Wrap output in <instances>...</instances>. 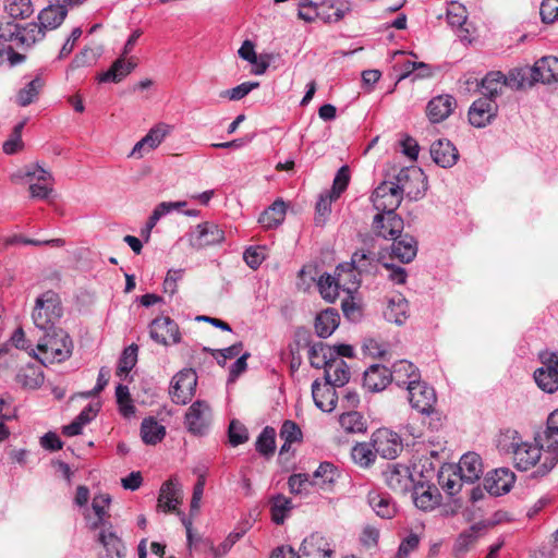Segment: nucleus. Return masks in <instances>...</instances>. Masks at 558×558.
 I'll list each match as a JSON object with an SVG mask.
<instances>
[{
	"instance_id": "1",
	"label": "nucleus",
	"mask_w": 558,
	"mask_h": 558,
	"mask_svg": "<svg viewBox=\"0 0 558 558\" xmlns=\"http://www.w3.org/2000/svg\"><path fill=\"white\" fill-rule=\"evenodd\" d=\"M498 448L506 454H511L514 466L520 471H527L536 466V474L546 475L556 464L547 465V456L556 450L544 446V438L539 435L534 442L525 441L514 429H507L498 438Z\"/></svg>"
},
{
	"instance_id": "2",
	"label": "nucleus",
	"mask_w": 558,
	"mask_h": 558,
	"mask_svg": "<svg viewBox=\"0 0 558 558\" xmlns=\"http://www.w3.org/2000/svg\"><path fill=\"white\" fill-rule=\"evenodd\" d=\"M73 343L70 336L61 328L45 331L37 343L39 355L36 357L44 364L60 363L72 354Z\"/></svg>"
},
{
	"instance_id": "3",
	"label": "nucleus",
	"mask_w": 558,
	"mask_h": 558,
	"mask_svg": "<svg viewBox=\"0 0 558 558\" xmlns=\"http://www.w3.org/2000/svg\"><path fill=\"white\" fill-rule=\"evenodd\" d=\"M11 181L16 184H29L33 198L46 199L52 193V174L38 163L26 165L11 174Z\"/></svg>"
},
{
	"instance_id": "4",
	"label": "nucleus",
	"mask_w": 558,
	"mask_h": 558,
	"mask_svg": "<svg viewBox=\"0 0 558 558\" xmlns=\"http://www.w3.org/2000/svg\"><path fill=\"white\" fill-rule=\"evenodd\" d=\"M63 313L60 296L52 290L41 293L35 301L32 313L34 325L43 330L56 329Z\"/></svg>"
},
{
	"instance_id": "5",
	"label": "nucleus",
	"mask_w": 558,
	"mask_h": 558,
	"mask_svg": "<svg viewBox=\"0 0 558 558\" xmlns=\"http://www.w3.org/2000/svg\"><path fill=\"white\" fill-rule=\"evenodd\" d=\"M393 186L400 191L403 198L405 195L410 199H418L423 197L427 189V180L424 172L416 167L402 168L391 181Z\"/></svg>"
},
{
	"instance_id": "6",
	"label": "nucleus",
	"mask_w": 558,
	"mask_h": 558,
	"mask_svg": "<svg viewBox=\"0 0 558 558\" xmlns=\"http://www.w3.org/2000/svg\"><path fill=\"white\" fill-rule=\"evenodd\" d=\"M520 72H511L509 76H505L501 72H489L482 78L481 83H477V86H481L483 89L484 98L493 99L495 101L496 97L502 94V90L506 86H509L513 89H520L524 86V78H518Z\"/></svg>"
},
{
	"instance_id": "7",
	"label": "nucleus",
	"mask_w": 558,
	"mask_h": 558,
	"mask_svg": "<svg viewBox=\"0 0 558 558\" xmlns=\"http://www.w3.org/2000/svg\"><path fill=\"white\" fill-rule=\"evenodd\" d=\"M408 399L412 408L422 414H432L435 410L437 396L435 389L421 378L408 389Z\"/></svg>"
},
{
	"instance_id": "8",
	"label": "nucleus",
	"mask_w": 558,
	"mask_h": 558,
	"mask_svg": "<svg viewBox=\"0 0 558 558\" xmlns=\"http://www.w3.org/2000/svg\"><path fill=\"white\" fill-rule=\"evenodd\" d=\"M197 375L192 368H184L177 373L171 380L170 395L178 404L187 403L195 393Z\"/></svg>"
},
{
	"instance_id": "9",
	"label": "nucleus",
	"mask_w": 558,
	"mask_h": 558,
	"mask_svg": "<svg viewBox=\"0 0 558 558\" xmlns=\"http://www.w3.org/2000/svg\"><path fill=\"white\" fill-rule=\"evenodd\" d=\"M150 339L161 345L168 347L181 341V332L178 324L169 316H159L149 324Z\"/></svg>"
},
{
	"instance_id": "10",
	"label": "nucleus",
	"mask_w": 558,
	"mask_h": 558,
	"mask_svg": "<svg viewBox=\"0 0 558 558\" xmlns=\"http://www.w3.org/2000/svg\"><path fill=\"white\" fill-rule=\"evenodd\" d=\"M211 422V409L206 401L193 402L185 413V426L187 430L196 436L207 433Z\"/></svg>"
},
{
	"instance_id": "11",
	"label": "nucleus",
	"mask_w": 558,
	"mask_h": 558,
	"mask_svg": "<svg viewBox=\"0 0 558 558\" xmlns=\"http://www.w3.org/2000/svg\"><path fill=\"white\" fill-rule=\"evenodd\" d=\"M372 203L378 214L396 213L402 197L391 181L381 182L372 194Z\"/></svg>"
},
{
	"instance_id": "12",
	"label": "nucleus",
	"mask_w": 558,
	"mask_h": 558,
	"mask_svg": "<svg viewBox=\"0 0 558 558\" xmlns=\"http://www.w3.org/2000/svg\"><path fill=\"white\" fill-rule=\"evenodd\" d=\"M544 366L534 372L537 386L547 393L558 390V354L545 353L542 355Z\"/></svg>"
},
{
	"instance_id": "13",
	"label": "nucleus",
	"mask_w": 558,
	"mask_h": 558,
	"mask_svg": "<svg viewBox=\"0 0 558 558\" xmlns=\"http://www.w3.org/2000/svg\"><path fill=\"white\" fill-rule=\"evenodd\" d=\"M371 441L376 454L385 459H396L403 448L400 436L387 428L374 432Z\"/></svg>"
},
{
	"instance_id": "14",
	"label": "nucleus",
	"mask_w": 558,
	"mask_h": 558,
	"mask_svg": "<svg viewBox=\"0 0 558 558\" xmlns=\"http://www.w3.org/2000/svg\"><path fill=\"white\" fill-rule=\"evenodd\" d=\"M225 240V231L214 222L197 225L189 234L190 245L195 250L220 244Z\"/></svg>"
},
{
	"instance_id": "15",
	"label": "nucleus",
	"mask_w": 558,
	"mask_h": 558,
	"mask_svg": "<svg viewBox=\"0 0 558 558\" xmlns=\"http://www.w3.org/2000/svg\"><path fill=\"white\" fill-rule=\"evenodd\" d=\"M301 558H335V545L319 532L305 537L300 547Z\"/></svg>"
},
{
	"instance_id": "16",
	"label": "nucleus",
	"mask_w": 558,
	"mask_h": 558,
	"mask_svg": "<svg viewBox=\"0 0 558 558\" xmlns=\"http://www.w3.org/2000/svg\"><path fill=\"white\" fill-rule=\"evenodd\" d=\"M172 129L170 124L163 122L156 124L134 145L129 156L137 159L143 158L146 154L157 148L171 133Z\"/></svg>"
},
{
	"instance_id": "17",
	"label": "nucleus",
	"mask_w": 558,
	"mask_h": 558,
	"mask_svg": "<svg viewBox=\"0 0 558 558\" xmlns=\"http://www.w3.org/2000/svg\"><path fill=\"white\" fill-rule=\"evenodd\" d=\"M372 228L378 236L397 240L403 231L404 222L396 213L377 214L373 219Z\"/></svg>"
},
{
	"instance_id": "18",
	"label": "nucleus",
	"mask_w": 558,
	"mask_h": 558,
	"mask_svg": "<svg viewBox=\"0 0 558 558\" xmlns=\"http://www.w3.org/2000/svg\"><path fill=\"white\" fill-rule=\"evenodd\" d=\"M498 106L496 101L487 98L475 100L469 109V121L475 128H485L496 118Z\"/></svg>"
},
{
	"instance_id": "19",
	"label": "nucleus",
	"mask_w": 558,
	"mask_h": 558,
	"mask_svg": "<svg viewBox=\"0 0 558 558\" xmlns=\"http://www.w3.org/2000/svg\"><path fill=\"white\" fill-rule=\"evenodd\" d=\"M515 475L509 469H496L484 477V489L492 496L508 493L514 484Z\"/></svg>"
},
{
	"instance_id": "20",
	"label": "nucleus",
	"mask_w": 558,
	"mask_h": 558,
	"mask_svg": "<svg viewBox=\"0 0 558 558\" xmlns=\"http://www.w3.org/2000/svg\"><path fill=\"white\" fill-rule=\"evenodd\" d=\"M388 487L397 493L404 494L412 488L413 480L410 469L402 464H390L384 472Z\"/></svg>"
},
{
	"instance_id": "21",
	"label": "nucleus",
	"mask_w": 558,
	"mask_h": 558,
	"mask_svg": "<svg viewBox=\"0 0 558 558\" xmlns=\"http://www.w3.org/2000/svg\"><path fill=\"white\" fill-rule=\"evenodd\" d=\"M457 101L451 95H439L432 98L426 107V114L432 123L446 120L456 109Z\"/></svg>"
},
{
	"instance_id": "22",
	"label": "nucleus",
	"mask_w": 558,
	"mask_h": 558,
	"mask_svg": "<svg viewBox=\"0 0 558 558\" xmlns=\"http://www.w3.org/2000/svg\"><path fill=\"white\" fill-rule=\"evenodd\" d=\"M183 492L177 480L170 478L165 482L159 492L157 507L165 512L175 511L182 502Z\"/></svg>"
},
{
	"instance_id": "23",
	"label": "nucleus",
	"mask_w": 558,
	"mask_h": 558,
	"mask_svg": "<svg viewBox=\"0 0 558 558\" xmlns=\"http://www.w3.org/2000/svg\"><path fill=\"white\" fill-rule=\"evenodd\" d=\"M421 378L418 368L410 361L400 360L390 369V383L407 389Z\"/></svg>"
},
{
	"instance_id": "24",
	"label": "nucleus",
	"mask_w": 558,
	"mask_h": 558,
	"mask_svg": "<svg viewBox=\"0 0 558 558\" xmlns=\"http://www.w3.org/2000/svg\"><path fill=\"white\" fill-rule=\"evenodd\" d=\"M337 386L330 385L328 383L320 384L318 380H315L312 385V396L315 402V405L324 412H331L335 410L337 405Z\"/></svg>"
},
{
	"instance_id": "25",
	"label": "nucleus",
	"mask_w": 558,
	"mask_h": 558,
	"mask_svg": "<svg viewBox=\"0 0 558 558\" xmlns=\"http://www.w3.org/2000/svg\"><path fill=\"white\" fill-rule=\"evenodd\" d=\"M532 82L550 84L558 81V58L548 56L536 61L531 70Z\"/></svg>"
},
{
	"instance_id": "26",
	"label": "nucleus",
	"mask_w": 558,
	"mask_h": 558,
	"mask_svg": "<svg viewBox=\"0 0 558 558\" xmlns=\"http://www.w3.org/2000/svg\"><path fill=\"white\" fill-rule=\"evenodd\" d=\"M430 157L438 166L450 168L457 163L459 154L450 141L438 140L430 146Z\"/></svg>"
},
{
	"instance_id": "27",
	"label": "nucleus",
	"mask_w": 558,
	"mask_h": 558,
	"mask_svg": "<svg viewBox=\"0 0 558 558\" xmlns=\"http://www.w3.org/2000/svg\"><path fill=\"white\" fill-rule=\"evenodd\" d=\"M98 542L102 545L105 554L100 558H123L125 547L121 538L112 531V525L101 529Z\"/></svg>"
},
{
	"instance_id": "28",
	"label": "nucleus",
	"mask_w": 558,
	"mask_h": 558,
	"mask_svg": "<svg viewBox=\"0 0 558 558\" xmlns=\"http://www.w3.org/2000/svg\"><path fill=\"white\" fill-rule=\"evenodd\" d=\"M390 384V369L386 366L374 364L364 372L363 386L371 392L384 390Z\"/></svg>"
},
{
	"instance_id": "29",
	"label": "nucleus",
	"mask_w": 558,
	"mask_h": 558,
	"mask_svg": "<svg viewBox=\"0 0 558 558\" xmlns=\"http://www.w3.org/2000/svg\"><path fill=\"white\" fill-rule=\"evenodd\" d=\"M325 369V380L326 383L337 386L343 387L350 379V369L348 364L337 356H329V361L327 362Z\"/></svg>"
},
{
	"instance_id": "30",
	"label": "nucleus",
	"mask_w": 558,
	"mask_h": 558,
	"mask_svg": "<svg viewBox=\"0 0 558 558\" xmlns=\"http://www.w3.org/2000/svg\"><path fill=\"white\" fill-rule=\"evenodd\" d=\"M458 469L462 482L474 483L483 474L482 459L475 452L464 453L460 459Z\"/></svg>"
},
{
	"instance_id": "31",
	"label": "nucleus",
	"mask_w": 558,
	"mask_h": 558,
	"mask_svg": "<svg viewBox=\"0 0 558 558\" xmlns=\"http://www.w3.org/2000/svg\"><path fill=\"white\" fill-rule=\"evenodd\" d=\"M337 284L341 290L352 294L361 284V275L351 263L339 264L335 271Z\"/></svg>"
},
{
	"instance_id": "32",
	"label": "nucleus",
	"mask_w": 558,
	"mask_h": 558,
	"mask_svg": "<svg viewBox=\"0 0 558 558\" xmlns=\"http://www.w3.org/2000/svg\"><path fill=\"white\" fill-rule=\"evenodd\" d=\"M68 15V8L63 4H48L38 13L39 24L45 32L58 28Z\"/></svg>"
},
{
	"instance_id": "33",
	"label": "nucleus",
	"mask_w": 558,
	"mask_h": 558,
	"mask_svg": "<svg viewBox=\"0 0 558 558\" xmlns=\"http://www.w3.org/2000/svg\"><path fill=\"white\" fill-rule=\"evenodd\" d=\"M413 498L418 509L430 511L440 504L441 495L436 486L421 484L414 487Z\"/></svg>"
},
{
	"instance_id": "34",
	"label": "nucleus",
	"mask_w": 558,
	"mask_h": 558,
	"mask_svg": "<svg viewBox=\"0 0 558 558\" xmlns=\"http://www.w3.org/2000/svg\"><path fill=\"white\" fill-rule=\"evenodd\" d=\"M385 318L397 325H403L409 317V302L401 294H395L388 300L387 308L384 312Z\"/></svg>"
},
{
	"instance_id": "35",
	"label": "nucleus",
	"mask_w": 558,
	"mask_h": 558,
	"mask_svg": "<svg viewBox=\"0 0 558 558\" xmlns=\"http://www.w3.org/2000/svg\"><path fill=\"white\" fill-rule=\"evenodd\" d=\"M368 505L375 513L383 519H391L397 512V508L391 498L378 490H371L367 495Z\"/></svg>"
},
{
	"instance_id": "36",
	"label": "nucleus",
	"mask_w": 558,
	"mask_h": 558,
	"mask_svg": "<svg viewBox=\"0 0 558 558\" xmlns=\"http://www.w3.org/2000/svg\"><path fill=\"white\" fill-rule=\"evenodd\" d=\"M395 240L391 246V256L399 259L401 263L412 262L417 254V242L411 235L399 236Z\"/></svg>"
},
{
	"instance_id": "37",
	"label": "nucleus",
	"mask_w": 558,
	"mask_h": 558,
	"mask_svg": "<svg viewBox=\"0 0 558 558\" xmlns=\"http://www.w3.org/2000/svg\"><path fill=\"white\" fill-rule=\"evenodd\" d=\"M384 259L385 257L381 254L359 251L352 255L351 264L360 274H373L376 272L378 264L383 265Z\"/></svg>"
},
{
	"instance_id": "38",
	"label": "nucleus",
	"mask_w": 558,
	"mask_h": 558,
	"mask_svg": "<svg viewBox=\"0 0 558 558\" xmlns=\"http://www.w3.org/2000/svg\"><path fill=\"white\" fill-rule=\"evenodd\" d=\"M541 436L544 438V446L556 450L553 456H547L546 463L550 466L554 462H558V410L550 413L547 418V428Z\"/></svg>"
},
{
	"instance_id": "39",
	"label": "nucleus",
	"mask_w": 558,
	"mask_h": 558,
	"mask_svg": "<svg viewBox=\"0 0 558 558\" xmlns=\"http://www.w3.org/2000/svg\"><path fill=\"white\" fill-rule=\"evenodd\" d=\"M339 314L333 308L322 311L315 318V331L320 338H328L339 325Z\"/></svg>"
},
{
	"instance_id": "40",
	"label": "nucleus",
	"mask_w": 558,
	"mask_h": 558,
	"mask_svg": "<svg viewBox=\"0 0 558 558\" xmlns=\"http://www.w3.org/2000/svg\"><path fill=\"white\" fill-rule=\"evenodd\" d=\"M286 204L281 199H277L265 209L258 218V222L266 229L277 228L282 223L286 217Z\"/></svg>"
},
{
	"instance_id": "41",
	"label": "nucleus",
	"mask_w": 558,
	"mask_h": 558,
	"mask_svg": "<svg viewBox=\"0 0 558 558\" xmlns=\"http://www.w3.org/2000/svg\"><path fill=\"white\" fill-rule=\"evenodd\" d=\"M135 63L125 61L124 57L117 59L106 72L98 77L99 82L119 83L126 77L135 68Z\"/></svg>"
},
{
	"instance_id": "42",
	"label": "nucleus",
	"mask_w": 558,
	"mask_h": 558,
	"mask_svg": "<svg viewBox=\"0 0 558 558\" xmlns=\"http://www.w3.org/2000/svg\"><path fill=\"white\" fill-rule=\"evenodd\" d=\"M46 32L39 23L19 25L17 46L31 48L37 41L45 38Z\"/></svg>"
},
{
	"instance_id": "43",
	"label": "nucleus",
	"mask_w": 558,
	"mask_h": 558,
	"mask_svg": "<svg viewBox=\"0 0 558 558\" xmlns=\"http://www.w3.org/2000/svg\"><path fill=\"white\" fill-rule=\"evenodd\" d=\"M166 435V428L153 416L146 417L141 424V436L146 445H156Z\"/></svg>"
},
{
	"instance_id": "44",
	"label": "nucleus",
	"mask_w": 558,
	"mask_h": 558,
	"mask_svg": "<svg viewBox=\"0 0 558 558\" xmlns=\"http://www.w3.org/2000/svg\"><path fill=\"white\" fill-rule=\"evenodd\" d=\"M110 502L111 498L108 494H99L93 498L92 508L95 512L96 519L89 523L90 530L107 527L106 518L109 517L107 509Z\"/></svg>"
},
{
	"instance_id": "45",
	"label": "nucleus",
	"mask_w": 558,
	"mask_h": 558,
	"mask_svg": "<svg viewBox=\"0 0 558 558\" xmlns=\"http://www.w3.org/2000/svg\"><path fill=\"white\" fill-rule=\"evenodd\" d=\"M44 85L45 82L40 76H36L35 78L27 82L25 86L16 93V104L21 107H26L34 102L37 99Z\"/></svg>"
},
{
	"instance_id": "46",
	"label": "nucleus",
	"mask_w": 558,
	"mask_h": 558,
	"mask_svg": "<svg viewBox=\"0 0 558 558\" xmlns=\"http://www.w3.org/2000/svg\"><path fill=\"white\" fill-rule=\"evenodd\" d=\"M15 380L23 388L37 389L44 383V374L38 367L27 365L17 372Z\"/></svg>"
},
{
	"instance_id": "47",
	"label": "nucleus",
	"mask_w": 558,
	"mask_h": 558,
	"mask_svg": "<svg viewBox=\"0 0 558 558\" xmlns=\"http://www.w3.org/2000/svg\"><path fill=\"white\" fill-rule=\"evenodd\" d=\"M339 423L341 427L350 434H360L366 432V421L363 415L356 411H349L340 415Z\"/></svg>"
},
{
	"instance_id": "48",
	"label": "nucleus",
	"mask_w": 558,
	"mask_h": 558,
	"mask_svg": "<svg viewBox=\"0 0 558 558\" xmlns=\"http://www.w3.org/2000/svg\"><path fill=\"white\" fill-rule=\"evenodd\" d=\"M4 10L12 19L25 20L34 13L32 0H4Z\"/></svg>"
},
{
	"instance_id": "49",
	"label": "nucleus",
	"mask_w": 558,
	"mask_h": 558,
	"mask_svg": "<svg viewBox=\"0 0 558 558\" xmlns=\"http://www.w3.org/2000/svg\"><path fill=\"white\" fill-rule=\"evenodd\" d=\"M353 461L360 466L367 468L375 462L376 452L371 442L356 444L351 451Z\"/></svg>"
},
{
	"instance_id": "50",
	"label": "nucleus",
	"mask_w": 558,
	"mask_h": 558,
	"mask_svg": "<svg viewBox=\"0 0 558 558\" xmlns=\"http://www.w3.org/2000/svg\"><path fill=\"white\" fill-rule=\"evenodd\" d=\"M292 509L291 499L283 495H277L270 500L271 520L276 524H282L288 512Z\"/></svg>"
},
{
	"instance_id": "51",
	"label": "nucleus",
	"mask_w": 558,
	"mask_h": 558,
	"mask_svg": "<svg viewBox=\"0 0 558 558\" xmlns=\"http://www.w3.org/2000/svg\"><path fill=\"white\" fill-rule=\"evenodd\" d=\"M333 354L331 347L323 343L314 344L310 348L308 359L311 365L315 368H324L329 361V356Z\"/></svg>"
},
{
	"instance_id": "52",
	"label": "nucleus",
	"mask_w": 558,
	"mask_h": 558,
	"mask_svg": "<svg viewBox=\"0 0 558 558\" xmlns=\"http://www.w3.org/2000/svg\"><path fill=\"white\" fill-rule=\"evenodd\" d=\"M468 19L465 7L459 2H451L447 8V21L452 27L464 31L463 26ZM468 33V29H465Z\"/></svg>"
},
{
	"instance_id": "53",
	"label": "nucleus",
	"mask_w": 558,
	"mask_h": 558,
	"mask_svg": "<svg viewBox=\"0 0 558 558\" xmlns=\"http://www.w3.org/2000/svg\"><path fill=\"white\" fill-rule=\"evenodd\" d=\"M137 351L138 347L134 343L124 349L119 360L117 375H126L135 366L137 362Z\"/></svg>"
},
{
	"instance_id": "54",
	"label": "nucleus",
	"mask_w": 558,
	"mask_h": 558,
	"mask_svg": "<svg viewBox=\"0 0 558 558\" xmlns=\"http://www.w3.org/2000/svg\"><path fill=\"white\" fill-rule=\"evenodd\" d=\"M276 432L272 427H265L256 440V450L264 456L272 454L275 451Z\"/></svg>"
},
{
	"instance_id": "55",
	"label": "nucleus",
	"mask_w": 558,
	"mask_h": 558,
	"mask_svg": "<svg viewBox=\"0 0 558 558\" xmlns=\"http://www.w3.org/2000/svg\"><path fill=\"white\" fill-rule=\"evenodd\" d=\"M318 288L322 296L328 301L333 302L338 296L340 286L337 284L336 276L323 275L318 280Z\"/></svg>"
},
{
	"instance_id": "56",
	"label": "nucleus",
	"mask_w": 558,
	"mask_h": 558,
	"mask_svg": "<svg viewBox=\"0 0 558 558\" xmlns=\"http://www.w3.org/2000/svg\"><path fill=\"white\" fill-rule=\"evenodd\" d=\"M184 202H162L154 209L150 217L148 218V221L146 223V227L148 230H151L158 220L163 217L165 215L169 214L173 209L181 208L184 206Z\"/></svg>"
},
{
	"instance_id": "57",
	"label": "nucleus",
	"mask_w": 558,
	"mask_h": 558,
	"mask_svg": "<svg viewBox=\"0 0 558 558\" xmlns=\"http://www.w3.org/2000/svg\"><path fill=\"white\" fill-rule=\"evenodd\" d=\"M476 542V534L473 530L462 532L454 542L453 554L459 557L470 550Z\"/></svg>"
},
{
	"instance_id": "58",
	"label": "nucleus",
	"mask_w": 558,
	"mask_h": 558,
	"mask_svg": "<svg viewBox=\"0 0 558 558\" xmlns=\"http://www.w3.org/2000/svg\"><path fill=\"white\" fill-rule=\"evenodd\" d=\"M258 86V82H244L231 89L222 92L220 97L229 98L230 100H240Z\"/></svg>"
},
{
	"instance_id": "59",
	"label": "nucleus",
	"mask_w": 558,
	"mask_h": 558,
	"mask_svg": "<svg viewBox=\"0 0 558 558\" xmlns=\"http://www.w3.org/2000/svg\"><path fill=\"white\" fill-rule=\"evenodd\" d=\"M313 477L320 480L323 485L335 483L338 477L337 468L330 462H322L317 470L314 472Z\"/></svg>"
},
{
	"instance_id": "60",
	"label": "nucleus",
	"mask_w": 558,
	"mask_h": 558,
	"mask_svg": "<svg viewBox=\"0 0 558 558\" xmlns=\"http://www.w3.org/2000/svg\"><path fill=\"white\" fill-rule=\"evenodd\" d=\"M228 436L229 442L233 447L244 444L248 439L246 427L235 420L231 421L229 425Z\"/></svg>"
},
{
	"instance_id": "61",
	"label": "nucleus",
	"mask_w": 558,
	"mask_h": 558,
	"mask_svg": "<svg viewBox=\"0 0 558 558\" xmlns=\"http://www.w3.org/2000/svg\"><path fill=\"white\" fill-rule=\"evenodd\" d=\"M349 181H350V171H349V167L348 166H342L335 179H333V184H332V189L330 191V194L335 197V198H339V196L341 195V193L347 189L348 184H349Z\"/></svg>"
},
{
	"instance_id": "62",
	"label": "nucleus",
	"mask_w": 558,
	"mask_h": 558,
	"mask_svg": "<svg viewBox=\"0 0 558 558\" xmlns=\"http://www.w3.org/2000/svg\"><path fill=\"white\" fill-rule=\"evenodd\" d=\"M336 198L330 194L322 195L319 197V201L316 204V217L315 221L317 225L325 223L327 217L329 216L331 211V203Z\"/></svg>"
},
{
	"instance_id": "63",
	"label": "nucleus",
	"mask_w": 558,
	"mask_h": 558,
	"mask_svg": "<svg viewBox=\"0 0 558 558\" xmlns=\"http://www.w3.org/2000/svg\"><path fill=\"white\" fill-rule=\"evenodd\" d=\"M539 14L544 23H554L558 19V0H543Z\"/></svg>"
},
{
	"instance_id": "64",
	"label": "nucleus",
	"mask_w": 558,
	"mask_h": 558,
	"mask_svg": "<svg viewBox=\"0 0 558 558\" xmlns=\"http://www.w3.org/2000/svg\"><path fill=\"white\" fill-rule=\"evenodd\" d=\"M280 437L286 442H296L302 439V432L299 425L292 421H286L280 429Z\"/></svg>"
}]
</instances>
